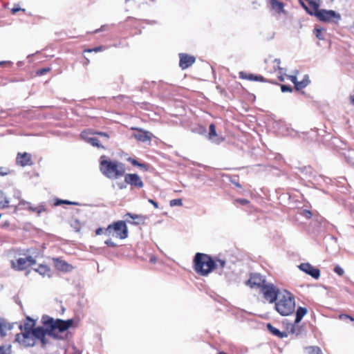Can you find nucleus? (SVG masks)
Returning <instances> with one entry per match:
<instances>
[{"label":"nucleus","mask_w":354,"mask_h":354,"mask_svg":"<svg viewBox=\"0 0 354 354\" xmlns=\"http://www.w3.org/2000/svg\"><path fill=\"white\" fill-rule=\"evenodd\" d=\"M44 323L48 324L50 328L44 329L43 327L34 328L35 321L30 318L27 319L24 325L17 324L20 332L15 335V342L19 344L21 347L27 348L35 346L38 341L45 345L47 343L46 335L56 339H64L67 337L66 330L72 326L73 321L72 319L64 321L50 318L44 321ZM15 324L7 326L0 322V335L2 337L6 335V331L11 330Z\"/></svg>","instance_id":"1"},{"label":"nucleus","mask_w":354,"mask_h":354,"mask_svg":"<svg viewBox=\"0 0 354 354\" xmlns=\"http://www.w3.org/2000/svg\"><path fill=\"white\" fill-rule=\"evenodd\" d=\"M194 269L202 276H207L213 270L223 268L225 261L222 259L214 260L206 254L196 253L194 259Z\"/></svg>","instance_id":"2"},{"label":"nucleus","mask_w":354,"mask_h":354,"mask_svg":"<svg viewBox=\"0 0 354 354\" xmlns=\"http://www.w3.org/2000/svg\"><path fill=\"white\" fill-rule=\"evenodd\" d=\"M275 309L282 316L292 314L295 309V300L293 295L286 290L279 292L275 302Z\"/></svg>","instance_id":"3"},{"label":"nucleus","mask_w":354,"mask_h":354,"mask_svg":"<svg viewBox=\"0 0 354 354\" xmlns=\"http://www.w3.org/2000/svg\"><path fill=\"white\" fill-rule=\"evenodd\" d=\"M100 171L107 178L116 179L124 175L125 168L122 163L118 161L102 160Z\"/></svg>","instance_id":"4"},{"label":"nucleus","mask_w":354,"mask_h":354,"mask_svg":"<svg viewBox=\"0 0 354 354\" xmlns=\"http://www.w3.org/2000/svg\"><path fill=\"white\" fill-rule=\"evenodd\" d=\"M8 257L11 267L15 270H25L36 263V260L31 256H26L15 250L8 252Z\"/></svg>","instance_id":"5"},{"label":"nucleus","mask_w":354,"mask_h":354,"mask_svg":"<svg viewBox=\"0 0 354 354\" xmlns=\"http://www.w3.org/2000/svg\"><path fill=\"white\" fill-rule=\"evenodd\" d=\"M105 234L108 236H116L124 239L128 236V230L125 223L120 221L113 225H109L105 230Z\"/></svg>","instance_id":"6"},{"label":"nucleus","mask_w":354,"mask_h":354,"mask_svg":"<svg viewBox=\"0 0 354 354\" xmlns=\"http://www.w3.org/2000/svg\"><path fill=\"white\" fill-rule=\"evenodd\" d=\"M94 134H97L103 138H104L105 140H107L109 136L105 133L102 132H91L90 131H84L82 132L81 137L82 138L87 142L88 143L91 144V145L94 147H103L99 144V140L97 138L93 136Z\"/></svg>","instance_id":"7"},{"label":"nucleus","mask_w":354,"mask_h":354,"mask_svg":"<svg viewBox=\"0 0 354 354\" xmlns=\"http://www.w3.org/2000/svg\"><path fill=\"white\" fill-rule=\"evenodd\" d=\"M315 15L320 21L325 22H337V21L341 20L340 15L333 10H317Z\"/></svg>","instance_id":"8"},{"label":"nucleus","mask_w":354,"mask_h":354,"mask_svg":"<svg viewBox=\"0 0 354 354\" xmlns=\"http://www.w3.org/2000/svg\"><path fill=\"white\" fill-rule=\"evenodd\" d=\"M261 291L265 299L270 303L276 301L278 298V293L281 292L272 284L263 286Z\"/></svg>","instance_id":"9"},{"label":"nucleus","mask_w":354,"mask_h":354,"mask_svg":"<svg viewBox=\"0 0 354 354\" xmlns=\"http://www.w3.org/2000/svg\"><path fill=\"white\" fill-rule=\"evenodd\" d=\"M132 129L137 131V133H133L132 136L140 142H150L153 137V135L148 131L137 128H132Z\"/></svg>","instance_id":"10"},{"label":"nucleus","mask_w":354,"mask_h":354,"mask_svg":"<svg viewBox=\"0 0 354 354\" xmlns=\"http://www.w3.org/2000/svg\"><path fill=\"white\" fill-rule=\"evenodd\" d=\"M180 62L179 66L182 69L187 68L191 66L196 61L194 56L186 53L179 54Z\"/></svg>","instance_id":"11"},{"label":"nucleus","mask_w":354,"mask_h":354,"mask_svg":"<svg viewBox=\"0 0 354 354\" xmlns=\"http://www.w3.org/2000/svg\"><path fill=\"white\" fill-rule=\"evenodd\" d=\"M299 268L315 279H318L320 276L319 270L314 268L308 263H301Z\"/></svg>","instance_id":"12"},{"label":"nucleus","mask_w":354,"mask_h":354,"mask_svg":"<svg viewBox=\"0 0 354 354\" xmlns=\"http://www.w3.org/2000/svg\"><path fill=\"white\" fill-rule=\"evenodd\" d=\"M301 6L310 15L315 14L319 5L313 0H298Z\"/></svg>","instance_id":"13"},{"label":"nucleus","mask_w":354,"mask_h":354,"mask_svg":"<svg viewBox=\"0 0 354 354\" xmlns=\"http://www.w3.org/2000/svg\"><path fill=\"white\" fill-rule=\"evenodd\" d=\"M265 280L261 274H254L251 275L250 279L245 282V284L253 288L262 286Z\"/></svg>","instance_id":"14"},{"label":"nucleus","mask_w":354,"mask_h":354,"mask_svg":"<svg viewBox=\"0 0 354 354\" xmlns=\"http://www.w3.org/2000/svg\"><path fill=\"white\" fill-rule=\"evenodd\" d=\"M125 182L136 187H142L143 183L138 175L136 174H127L124 177Z\"/></svg>","instance_id":"15"},{"label":"nucleus","mask_w":354,"mask_h":354,"mask_svg":"<svg viewBox=\"0 0 354 354\" xmlns=\"http://www.w3.org/2000/svg\"><path fill=\"white\" fill-rule=\"evenodd\" d=\"M308 310L306 308L299 306L296 312V318L295 319V324L292 326L290 332L292 333H297L296 330V325L301 322L303 317L307 314Z\"/></svg>","instance_id":"16"},{"label":"nucleus","mask_w":354,"mask_h":354,"mask_svg":"<svg viewBox=\"0 0 354 354\" xmlns=\"http://www.w3.org/2000/svg\"><path fill=\"white\" fill-rule=\"evenodd\" d=\"M209 131L208 134V139L213 143L220 144L224 140V138L217 134L216 128L214 124H211L209 127Z\"/></svg>","instance_id":"17"},{"label":"nucleus","mask_w":354,"mask_h":354,"mask_svg":"<svg viewBox=\"0 0 354 354\" xmlns=\"http://www.w3.org/2000/svg\"><path fill=\"white\" fill-rule=\"evenodd\" d=\"M17 161L20 165L23 167L30 165L32 164L31 156L28 153H19L17 158Z\"/></svg>","instance_id":"18"},{"label":"nucleus","mask_w":354,"mask_h":354,"mask_svg":"<svg viewBox=\"0 0 354 354\" xmlns=\"http://www.w3.org/2000/svg\"><path fill=\"white\" fill-rule=\"evenodd\" d=\"M55 266L58 270L64 272H69L72 270L73 267L67 263L66 261L59 260L58 259H54Z\"/></svg>","instance_id":"19"},{"label":"nucleus","mask_w":354,"mask_h":354,"mask_svg":"<svg viewBox=\"0 0 354 354\" xmlns=\"http://www.w3.org/2000/svg\"><path fill=\"white\" fill-rule=\"evenodd\" d=\"M313 32L316 37L319 40H324L326 38V30L320 26H316L313 30Z\"/></svg>","instance_id":"20"},{"label":"nucleus","mask_w":354,"mask_h":354,"mask_svg":"<svg viewBox=\"0 0 354 354\" xmlns=\"http://www.w3.org/2000/svg\"><path fill=\"white\" fill-rule=\"evenodd\" d=\"M34 270H35V272H38L42 277H50V268L46 265L41 264Z\"/></svg>","instance_id":"21"},{"label":"nucleus","mask_w":354,"mask_h":354,"mask_svg":"<svg viewBox=\"0 0 354 354\" xmlns=\"http://www.w3.org/2000/svg\"><path fill=\"white\" fill-rule=\"evenodd\" d=\"M267 328L270 333H272L273 335L276 336L280 337H287V335L285 333L280 332L278 329L272 326L270 324H268Z\"/></svg>","instance_id":"22"},{"label":"nucleus","mask_w":354,"mask_h":354,"mask_svg":"<svg viewBox=\"0 0 354 354\" xmlns=\"http://www.w3.org/2000/svg\"><path fill=\"white\" fill-rule=\"evenodd\" d=\"M271 6L272 9L278 12L283 11V4L277 0H271Z\"/></svg>","instance_id":"23"},{"label":"nucleus","mask_w":354,"mask_h":354,"mask_svg":"<svg viewBox=\"0 0 354 354\" xmlns=\"http://www.w3.org/2000/svg\"><path fill=\"white\" fill-rule=\"evenodd\" d=\"M310 82V80H309V78H308V76L306 75L304 76V79L299 82L297 83H296V88L297 90H300L306 86H308V84H309Z\"/></svg>","instance_id":"24"},{"label":"nucleus","mask_w":354,"mask_h":354,"mask_svg":"<svg viewBox=\"0 0 354 354\" xmlns=\"http://www.w3.org/2000/svg\"><path fill=\"white\" fill-rule=\"evenodd\" d=\"M9 201L5 197L4 194L0 190V208L8 207Z\"/></svg>","instance_id":"25"},{"label":"nucleus","mask_w":354,"mask_h":354,"mask_svg":"<svg viewBox=\"0 0 354 354\" xmlns=\"http://www.w3.org/2000/svg\"><path fill=\"white\" fill-rule=\"evenodd\" d=\"M306 350L308 354H322L321 349L317 346H310Z\"/></svg>","instance_id":"26"},{"label":"nucleus","mask_w":354,"mask_h":354,"mask_svg":"<svg viewBox=\"0 0 354 354\" xmlns=\"http://www.w3.org/2000/svg\"><path fill=\"white\" fill-rule=\"evenodd\" d=\"M0 354H11V346H0Z\"/></svg>","instance_id":"27"},{"label":"nucleus","mask_w":354,"mask_h":354,"mask_svg":"<svg viewBox=\"0 0 354 354\" xmlns=\"http://www.w3.org/2000/svg\"><path fill=\"white\" fill-rule=\"evenodd\" d=\"M169 205L171 207L181 206L183 205V202L181 199H173L170 201Z\"/></svg>","instance_id":"28"},{"label":"nucleus","mask_w":354,"mask_h":354,"mask_svg":"<svg viewBox=\"0 0 354 354\" xmlns=\"http://www.w3.org/2000/svg\"><path fill=\"white\" fill-rule=\"evenodd\" d=\"M62 204H68V205L73 204V205H75L76 203H73V202H71L69 201H65V200H57L56 201V203H55V205H59Z\"/></svg>","instance_id":"29"},{"label":"nucleus","mask_w":354,"mask_h":354,"mask_svg":"<svg viewBox=\"0 0 354 354\" xmlns=\"http://www.w3.org/2000/svg\"><path fill=\"white\" fill-rule=\"evenodd\" d=\"M334 272L337 273L338 275L342 276L344 274V270L339 266H337L334 268Z\"/></svg>","instance_id":"30"},{"label":"nucleus","mask_w":354,"mask_h":354,"mask_svg":"<svg viewBox=\"0 0 354 354\" xmlns=\"http://www.w3.org/2000/svg\"><path fill=\"white\" fill-rule=\"evenodd\" d=\"M240 77L250 80H254V77L252 75H244V73L243 72L240 73Z\"/></svg>","instance_id":"31"},{"label":"nucleus","mask_w":354,"mask_h":354,"mask_svg":"<svg viewBox=\"0 0 354 354\" xmlns=\"http://www.w3.org/2000/svg\"><path fill=\"white\" fill-rule=\"evenodd\" d=\"M30 209L34 212H37L38 214H40L41 212L44 211V208L43 207H30Z\"/></svg>","instance_id":"32"},{"label":"nucleus","mask_w":354,"mask_h":354,"mask_svg":"<svg viewBox=\"0 0 354 354\" xmlns=\"http://www.w3.org/2000/svg\"><path fill=\"white\" fill-rule=\"evenodd\" d=\"M302 215L310 218L312 216V213L309 210L304 209L302 212Z\"/></svg>","instance_id":"33"},{"label":"nucleus","mask_w":354,"mask_h":354,"mask_svg":"<svg viewBox=\"0 0 354 354\" xmlns=\"http://www.w3.org/2000/svg\"><path fill=\"white\" fill-rule=\"evenodd\" d=\"M281 91L282 92H287V91H292L291 87L289 86H287V85H282L281 86Z\"/></svg>","instance_id":"34"},{"label":"nucleus","mask_w":354,"mask_h":354,"mask_svg":"<svg viewBox=\"0 0 354 354\" xmlns=\"http://www.w3.org/2000/svg\"><path fill=\"white\" fill-rule=\"evenodd\" d=\"M102 50V46H98V47H96V48H92V49H88L86 51L87 52H100Z\"/></svg>","instance_id":"35"},{"label":"nucleus","mask_w":354,"mask_h":354,"mask_svg":"<svg viewBox=\"0 0 354 354\" xmlns=\"http://www.w3.org/2000/svg\"><path fill=\"white\" fill-rule=\"evenodd\" d=\"M288 78L292 83H294L295 86H296V83L298 82L297 77L295 75H289Z\"/></svg>","instance_id":"36"},{"label":"nucleus","mask_w":354,"mask_h":354,"mask_svg":"<svg viewBox=\"0 0 354 354\" xmlns=\"http://www.w3.org/2000/svg\"><path fill=\"white\" fill-rule=\"evenodd\" d=\"M274 68L275 69H277H277H279V70H281L280 66H279L280 61H279V59H275L274 60Z\"/></svg>","instance_id":"37"},{"label":"nucleus","mask_w":354,"mask_h":354,"mask_svg":"<svg viewBox=\"0 0 354 354\" xmlns=\"http://www.w3.org/2000/svg\"><path fill=\"white\" fill-rule=\"evenodd\" d=\"M19 10H23L24 11V9H21V8H19L18 6H15V7L12 9V14H15L17 12L19 11Z\"/></svg>","instance_id":"38"},{"label":"nucleus","mask_w":354,"mask_h":354,"mask_svg":"<svg viewBox=\"0 0 354 354\" xmlns=\"http://www.w3.org/2000/svg\"><path fill=\"white\" fill-rule=\"evenodd\" d=\"M105 243L107 245H109V246H111V247H113V248L116 246V244L114 242H113L111 239L106 240L105 241Z\"/></svg>","instance_id":"39"},{"label":"nucleus","mask_w":354,"mask_h":354,"mask_svg":"<svg viewBox=\"0 0 354 354\" xmlns=\"http://www.w3.org/2000/svg\"><path fill=\"white\" fill-rule=\"evenodd\" d=\"M49 71H50V68H43V69H41V70L37 72V74H39V75H43V74H44L45 73L48 72Z\"/></svg>","instance_id":"40"},{"label":"nucleus","mask_w":354,"mask_h":354,"mask_svg":"<svg viewBox=\"0 0 354 354\" xmlns=\"http://www.w3.org/2000/svg\"><path fill=\"white\" fill-rule=\"evenodd\" d=\"M148 201H149V203L152 204L155 208H158V205L156 201H154L152 199H149Z\"/></svg>","instance_id":"41"},{"label":"nucleus","mask_w":354,"mask_h":354,"mask_svg":"<svg viewBox=\"0 0 354 354\" xmlns=\"http://www.w3.org/2000/svg\"><path fill=\"white\" fill-rule=\"evenodd\" d=\"M236 202L240 203L242 205H246L248 203L246 199H238L236 200Z\"/></svg>","instance_id":"42"},{"label":"nucleus","mask_w":354,"mask_h":354,"mask_svg":"<svg viewBox=\"0 0 354 354\" xmlns=\"http://www.w3.org/2000/svg\"><path fill=\"white\" fill-rule=\"evenodd\" d=\"M131 163H132L133 165H137V166L142 167V164L138 163V162L136 160H131Z\"/></svg>","instance_id":"43"},{"label":"nucleus","mask_w":354,"mask_h":354,"mask_svg":"<svg viewBox=\"0 0 354 354\" xmlns=\"http://www.w3.org/2000/svg\"><path fill=\"white\" fill-rule=\"evenodd\" d=\"M126 216H129L130 218H133V219L138 218V216H137V215H132L130 213H128Z\"/></svg>","instance_id":"44"},{"label":"nucleus","mask_w":354,"mask_h":354,"mask_svg":"<svg viewBox=\"0 0 354 354\" xmlns=\"http://www.w3.org/2000/svg\"><path fill=\"white\" fill-rule=\"evenodd\" d=\"M102 228H98V229L96 230V232H95V233H96V234H97V235H100V234H101V233H102Z\"/></svg>","instance_id":"45"},{"label":"nucleus","mask_w":354,"mask_h":354,"mask_svg":"<svg viewBox=\"0 0 354 354\" xmlns=\"http://www.w3.org/2000/svg\"><path fill=\"white\" fill-rule=\"evenodd\" d=\"M263 80V77L261 76H255L254 78V80Z\"/></svg>","instance_id":"46"},{"label":"nucleus","mask_w":354,"mask_h":354,"mask_svg":"<svg viewBox=\"0 0 354 354\" xmlns=\"http://www.w3.org/2000/svg\"><path fill=\"white\" fill-rule=\"evenodd\" d=\"M339 317H340L341 319H343V318L348 319V318L350 317V316H349V315H341L339 316Z\"/></svg>","instance_id":"47"},{"label":"nucleus","mask_w":354,"mask_h":354,"mask_svg":"<svg viewBox=\"0 0 354 354\" xmlns=\"http://www.w3.org/2000/svg\"><path fill=\"white\" fill-rule=\"evenodd\" d=\"M351 103L354 105V94L350 97Z\"/></svg>","instance_id":"48"},{"label":"nucleus","mask_w":354,"mask_h":354,"mask_svg":"<svg viewBox=\"0 0 354 354\" xmlns=\"http://www.w3.org/2000/svg\"><path fill=\"white\" fill-rule=\"evenodd\" d=\"M150 261L152 262V263H155L156 261V259L155 257H151L150 259Z\"/></svg>","instance_id":"49"},{"label":"nucleus","mask_w":354,"mask_h":354,"mask_svg":"<svg viewBox=\"0 0 354 354\" xmlns=\"http://www.w3.org/2000/svg\"><path fill=\"white\" fill-rule=\"evenodd\" d=\"M104 30V26H102L100 29H96L94 32H97L99 30Z\"/></svg>","instance_id":"50"},{"label":"nucleus","mask_w":354,"mask_h":354,"mask_svg":"<svg viewBox=\"0 0 354 354\" xmlns=\"http://www.w3.org/2000/svg\"><path fill=\"white\" fill-rule=\"evenodd\" d=\"M25 203H26V202L24 201H23V200L21 201L20 203H19V204H22V205H24Z\"/></svg>","instance_id":"51"},{"label":"nucleus","mask_w":354,"mask_h":354,"mask_svg":"<svg viewBox=\"0 0 354 354\" xmlns=\"http://www.w3.org/2000/svg\"><path fill=\"white\" fill-rule=\"evenodd\" d=\"M351 321L353 322H354V319L350 316V317L348 318Z\"/></svg>","instance_id":"52"},{"label":"nucleus","mask_w":354,"mask_h":354,"mask_svg":"<svg viewBox=\"0 0 354 354\" xmlns=\"http://www.w3.org/2000/svg\"><path fill=\"white\" fill-rule=\"evenodd\" d=\"M279 78H280L281 81H283L284 80L283 77H279Z\"/></svg>","instance_id":"53"},{"label":"nucleus","mask_w":354,"mask_h":354,"mask_svg":"<svg viewBox=\"0 0 354 354\" xmlns=\"http://www.w3.org/2000/svg\"><path fill=\"white\" fill-rule=\"evenodd\" d=\"M218 354H226V353H223V352H221V353H219Z\"/></svg>","instance_id":"54"},{"label":"nucleus","mask_w":354,"mask_h":354,"mask_svg":"<svg viewBox=\"0 0 354 354\" xmlns=\"http://www.w3.org/2000/svg\"><path fill=\"white\" fill-rule=\"evenodd\" d=\"M120 189H122V188H123V186H122V185L120 186Z\"/></svg>","instance_id":"55"},{"label":"nucleus","mask_w":354,"mask_h":354,"mask_svg":"<svg viewBox=\"0 0 354 354\" xmlns=\"http://www.w3.org/2000/svg\"><path fill=\"white\" fill-rule=\"evenodd\" d=\"M352 28L354 30V24H353V26H352Z\"/></svg>","instance_id":"56"},{"label":"nucleus","mask_w":354,"mask_h":354,"mask_svg":"<svg viewBox=\"0 0 354 354\" xmlns=\"http://www.w3.org/2000/svg\"><path fill=\"white\" fill-rule=\"evenodd\" d=\"M3 63V62H0V65H1V64H2Z\"/></svg>","instance_id":"57"}]
</instances>
